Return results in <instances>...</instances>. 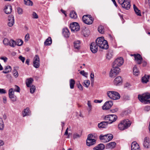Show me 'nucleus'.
I'll use <instances>...</instances> for the list:
<instances>
[{
  "label": "nucleus",
  "mask_w": 150,
  "mask_h": 150,
  "mask_svg": "<svg viewBox=\"0 0 150 150\" xmlns=\"http://www.w3.org/2000/svg\"><path fill=\"white\" fill-rule=\"evenodd\" d=\"M96 45L100 48L107 49L108 45L107 41L105 40L103 37H100L98 38L96 40Z\"/></svg>",
  "instance_id": "nucleus-1"
},
{
  "label": "nucleus",
  "mask_w": 150,
  "mask_h": 150,
  "mask_svg": "<svg viewBox=\"0 0 150 150\" xmlns=\"http://www.w3.org/2000/svg\"><path fill=\"white\" fill-rule=\"evenodd\" d=\"M131 122L128 120L121 121L118 125V129L121 130L127 129L131 125Z\"/></svg>",
  "instance_id": "nucleus-2"
},
{
  "label": "nucleus",
  "mask_w": 150,
  "mask_h": 150,
  "mask_svg": "<svg viewBox=\"0 0 150 150\" xmlns=\"http://www.w3.org/2000/svg\"><path fill=\"white\" fill-rule=\"evenodd\" d=\"M107 94L110 98L114 100L118 99L120 97V94L118 92L113 91L108 92Z\"/></svg>",
  "instance_id": "nucleus-3"
},
{
  "label": "nucleus",
  "mask_w": 150,
  "mask_h": 150,
  "mask_svg": "<svg viewBox=\"0 0 150 150\" xmlns=\"http://www.w3.org/2000/svg\"><path fill=\"white\" fill-rule=\"evenodd\" d=\"M117 117L115 115H109L105 116L104 117V119L108 123L111 124L117 120Z\"/></svg>",
  "instance_id": "nucleus-4"
},
{
  "label": "nucleus",
  "mask_w": 150,
  "mask_h": 150,
  "mask_svg": "<svg viewBox=\"0 0 150 150\" xmlns=\"http://www.w3.org/2000/svg\"><path fill=\"white\" fill-rule=\"evenodd\" d=\"M83 22L87 24H91L93 22V19L91 15H85L83 16Z\"/></svg>",
  "instance_id": "nucleus-5"
},
{
  "label": "nucleus",
  "mask_w": 150,
  "mask_h": 150,
  "mask_svg": "<svg viewBox=\"0 0 150 150\" xmlns=\"http://www.w3.org/2000/svg\"><path fill=\"white\" fill-rule=\"evenodd\" d=\"M138 98L142 102L145 103L146 100L150 98V94L146 93L143 94L142 95H139L138 96Z\"/></svg>",
  "instance_id": "nucleus-6"
},
{
  "label": "nucleus",
  "mask_w": 150,
  "mask_h": 150,
  "mask_svg": "<svg viewBox=\"0 0 150 150\" xmlns=\"http://www.w3.org/2000/svg\"><path fill=\"white\" fill-rule=\"evenodd\" d=\"M123 62L124 61L122 57H120L117 58L114 62L112 67H119L123 64Z\"/></svg>",
  "instance_id": "nucleus-7"
},
{
  "label": "nucleus",
  "mask_w": 150,
  "mask_h": 150,
  "mask_svg": "<svg viewBox=\"0 0 150 150\" xmlns=\"http://www.w3.org/2000/svg\"><path fill=\"white\" fill-rule=\"evenodd\" d=\"M118 2L121 5L123 8L127 10L130 8V3L126 0H119Z\"/></svg>",
  "instance_id": "nucleus-8"
},
{
  "label": "nucleus",
  "mask_w": 150,
  "mask_h": 150,
  "mask_svg": "<svg viewBox=\"0 0 150 150\" xmlns=\"http://www.w3.org/2000/svg\"><path fill=\"white\" fill-rule=\"evenodd\" d=\"M70 28L72 31L76 32L79 30L80 27L78 23L76 22H74L70 24Z\"/></svg>",
  "instance_id": "nucleus-9"
},
{
  "label": "nucleus",
  "mask_w": 150,
  "mask_h": 150,
  "mask_svg": "<svg viewBox=\"0 0 150 150\" xmlns=\"http://www.w3.org/2000/svg\"><path fill=\"white\" fill-rule=\"evenodd\" d=\"M13 89L12 88L10 89L8 91V96L9 98L11 99V101L14 102L16 101L17 99L16 96L14 95Z\"/></svg>",
  "instance_id": "nucleus-10"
},
{
  "label": "nucleus",
  "mask_w": 150,
  "mask_h": 150,
  "mask_svg": "<svg viewBox=\"0 0 150 150\" xmlns=\"http://www.w3.org/2000/svg\"><path fill=\"white\" fill-rule=\"evenodd\" d=\"M112 69L110 72V76L111 77H112L115 76L117 74L120 69L119 67H112Z\"/></svg>",
  "instance_id": "nucleus-11"
},
{
  "label": "nucleus",
  "mask_w": 150,
  "mask_h": 150,
  "mask_svg": "<svg viewBox=\"0 0 150 150\" xmlns=\"http://www.w3.org/2000/svg\"><path fill=\"white\" fill-rule=\"evenodd\" d=\"M33 66L35 68H38L40 66V59L39 56L36 55L34 57L33 60Z\"/></svg>",
  "instance_id": "nucleus-12"
},
{
  "label": "nucleus",
  "mask_w": 150,
  "mask_h": 150,
  "mask_svg": "<svg viewBox=\"0 0 150 150\" xmlns=\"http://www.w3.org/2000/svg\"><path fill=\"white\" fill-rule=\"evenodd\" d=\"M113 102L112 101H109L106 102L102 106L103 110H107L109 109L113 105Z\"/></svg>",
  "instance_id": "nucleus-13"
},
{
  "label": "nucleus",
  "mask_w": 150,
  "mask_h": 150,
  "mask_svg": "<svg viewBox=\"0 0 150 150\" xmlns=\"http://www.w3.org/2000/svg\"><path fill=\"white\" fill-rule=\"evenodd\" d=\"M131 56H134L135 58V60L137 62L138 64H141L142 63V62L143 60L141 56L139 54H131Z\"/></svg>",
  "instance_id": "nucleus-14"
},
{
  "label": "nucleus",
  "mask_w": 150,
  "mask_h": 150,
  "mask_svg": "<svg viewBox=\"0 0 150 150\" xmlns=\"http://www.w3.org/2000/svg\"><path fill=\"white\" fill-rule=\"evenodd\" d=\"M98 46L96 43L94 42L91 43L90 45V49L92 53H95L97 52L98 50Z\"/></svg>",
  "instance_id": "nucleus-15"
},
{
  "label": "nucleus",
  "mask_w": 150,
  "mask_h": 150,
  "mask_svg": "<svg viewBox=\"0 0 150 150\" xmlns=\"http://www.w3.org/2000/svg\"><path fill=\"white\" fill-rule=\"evenodd\" d=\"M122 79L120 76L117 77L114 81V83L115 85L118 86L122 83Z\"/></svg>",
  "instance_id": "nucleus-16"
},
{
  "label": "nucleus",
  "mask_w": 150,
  "mask_h": 150,
  "mask_svg": "<svg viewBox=\"0 0 150 150\" xmlns=\"http://www.w3.org/2000/svg\"><path fill=\"white\" fill-rule=\"evenodd\" d=\"M8 25L10 27L12 26L14 23V16L12 15H10L8 17Z\"/></svg>",
  "instance_id": "nucleus-17"
},
{
  "label": "nucleus",
  "mask_w": 150,
  "mask_h": 150,
  "mask_svg": "<svg viewBox=\"0 0 150 150\" xmlns=\"http://www.w3.org/2000/svg\"><path fill=\"white\" fill-rule=\"evenodd\" d=\"M81 41L80 40H77L75 41L74 42V48L77 50H80L81 48Z\"/></svg>",
  "instance_id": "nucleus-18"
},
{
  "label": "nucleus",
  "mask_w": 150,
  "mask_h": 150,
  "mask_svg": "<svg viewBox=\"0 0 150 150\" xmlns=\"http://www.w3.org/2000/svg\"><path fill=\"white\" fill-rule=\"evenodd\" d=\"M131 150H140L139 145L135 142H133L131 144Z\"/></svg>",
  "instance_id": "nucleus-19"
},
{
  "label": "nucleus",
  "mask_w": 150,
  "mask_h": 150,
  "mask_svg": "<svg viewBox=\"0 0 150 150\" xmlns=\"http://www.w3.org/2000/svg\"><path fill=\"white\" fill-rule=\"evenodd\" d=\"M12 7L10 5H6L4 8V11L5 13L7 14L10 13L12 12Z\"/></svg>",
  "instance_id": "nucleus-20"
},
{
  "label": "nucleus",
  "mask_w": 150,
  "mask_h": 150,
  "mask_svg": "<svg viewBox=\"0 0 150 150\" xmlns=\"http://www.w3.org/2000/svg\"><path fill=\"white\" fill-rule=\"evenodd\" d=\"M96 139H87L86 140V144L87 146H92L96 143Z\"/></svg>",
  "instance_id": "nucleus-21"
},
{
  "label": "nucleus",
  "mask_w": 150,
  "mask_h": 150,
  "mask_svg": "<svg viewBox=\"0 0 150 150\" xmlns=\"http://www.w3.org/2000/svg\"><path fill=\"white\" fill-rule=\"evenodd\" d=\"M108 125V122L103 121L98 124V127L99 128H105L107 127Z\"/></svg>",
  "instance_id": "nucleus-22"
},
{
  "label": "nucleus",
  "mask_w": 150,
  "mask_h": 150,
  "mask_svg": "<svg viewBox=\"0 0 150 150\" xmlns=\"http://www.w3.org/2000/svg\"><path fill=\"white\" fill-rule=\"evenodd\" d=\"M105 145L103 144H100L96 146L93 148V150H103L105 148Z\"/></svg>",
  "instance_id": "nucleus-23"
},
{
  "label": "nucleus",
  "mask_w": 150,
  "mask_h": 150,
  "mask_svg": "<svg viewBox=\"0 0 150 150\" xmlns=\"http://www.w3.org/2000/svg\"><path fill=\"white\" fill-rule=\"evenodd\" d=\"M63 34L65 37L68 38L69 37L70 33L67 28H64L63 29Z\"/></svg>",
  "instance_id": "nucleus-24"
},
{
  "label": "nucleus",
  "mask_w": 150,
  "mask_h": 150,
  "mask_svg": "<svg viewBox=\"0 0 150 150\" xmlns=\"http://www.w3.org/2000/svg\"><path fill=\"white\" fill-rule=\"evenodd\" d=\"M143 145L146 148H148L149 145V138L146 137L144 138Z\"/></svg>",
  "instance_id": "nucleus-25"
},
{
  "label": "nucleus",
  "mask_w": 150,
  "mask_h": 150,
  "mask_svg": "<svg viewBox=\"0 0 150 150\" xmlns=\"http://www.w3.org/2000/svg\"><path fill=\"white\" fill-rule=\"evenodd\" d=\"M150 76L149 75H145L142 79V81L144 83H146L149 81Z\"/></svg>",
  "instance_id": "nucleus-26"
},
{
  "label": "nucleus",
  "mask_w": 150,
  "mask_h": 150,
  "mask_svg": "<svg viewBox=\"0 0 150 150\" xmlns=\"http://www.w3.org/2000/svg\"><path fill=\"white\" fill-rule=\"evenodd\" d=\"M23 117H25L27 115H30V112L28 108H27L25 109L23 112Z\"/></svg>",
  "instance_id": "nucleus-27"
},
{
  "label": "nucleus",
  "mask_w": 150,
  "mask_h": 150,
  "mask_svg": "<svg viewBox=\"0 0 150 150\" xmlns=\"http://www.w3.org/2000/svg\"><path fill=\"white\" fill-rule=\"evenodd\" d=\"M116 145V143L114 142H111L107 144L106 147L107 148L112 149Z\"/></svg>",
  "instance_id": "nucleus-28"
},
{
  "label": "nucleus",
  "mask_w": 150,
  "mask_h": 150,
  "mask_svg": "<svg viewBox=\"0 0 150 150\" xmlns=\"http://www.w3.org/2000/svg\"><path fill=\"white\" fill-rule=\"evenodd\" d=\"M33 81V79L31 78L28 79L26 81V83L27 87H29L30 86V84L32 83Z\"/></svg>",
  "instance_id": "nucleus-29"
},
{
  "label": "nucleus",
  "mask_w": 150,
  "mask_h": 150,
  "mask_svg": "<svg viewBox=\"0 0 150 150\" xmlns=\"http://www.w3.org/2000/svg\"><path fill=\"white\" fill-rule=\"evenodd\" d=\"M52 43V40L50 37H49L44 42V44L45 45H49Z\"/></svg>",
  "instance_id": "nucleus-30"
},
{
  "label": "nucleus",
  "mask_w": 150,
  "mask_h": 150,
  "mask_svg": "<svg viewBox=\"0 0 150 150\" xmlns=\"http://www.w3.org/2000/svg\"><path fill=\"white\" fill-rule=\"evenodd\" d=\"M133 8L137 16H141V14L140 10H139L138 8L134 4L133 5Z\"/></svg>",
  "instance_id": "nucleus-31"
},
{
  "label": "nucleus",
  "mask_w": 150,
  "mask_h": 150,
  "mask_svg": "<svg viewBox=\"0 0 150 150\" xmlns=\"http://www.w3.org/2000/svg\"><path fill=\"white\" fill-rule=\"evenodd\" d=\"M133 73L134 75L138 76L139 74V70L137 69V67L135 66L133 69Z\"/></svg>",
  "instance_id": "nucleus-32"
},
{
  "label": "nucleus",
  "mask_w": 150,
  "mask_h": 150,
  "mask_svg": "<svg viewBox=\"0 0 150 150\" xmlns=\"http://www.w3.org/2000/svg\"><path fill=\"white\" fill-rule=\"evenodd\" d=\"M75 83V81L73 79H71L69 81V84L70 88L71 89H73L74 88V84Z\"/></svg>",
  "instance_id": "nucleus-33"
},
{
  "label": "nucleus",
  "mask_w": 150,
  "mask_h": 150,
  "mask_svg": "<svg viewBox=\"0 0 150 150\" xmlns=\"http://www.w3.org/2000/svg\"><path fill=\"white\" fill-rule=\"evenodd\" d=\"M70 17L72 18L75 19L77 17L76 12L74 11H72L70 13Z\"/></svg>",
  "instance_id": "nucleus-34"
},
{
  "label": "nucleus",
  "mask_w": 150,
  "mask_h": 150,
  "mask_svg": "<svg viewBox=\"0 0 150 150\" xmlns=\"http://www.w3.org/2000/svg\"><path fill=\"white\" fill-rule=\"evenodd\" d=\"M11 70V67L9 66H7L6 67L5 70L3 72L5 74H7L10 72Z\"/></svg>",
  "instance_id": "nucleus-35"
},
{
  "label": "nucleus",
  "mask_w": 150,
  "mask_h": 150,
  "mask_svg": "<svg viewBox=\"0 0 150 150\" xmlns=\"http://www.w3.org/2000/svg\"><path fill=\"white\" fill-rule=\"evenodd\" d=\"M113 52L112 50L109 51L106 55V58L108 59H110L112 57Z\"/></svg>",
  "instance_id": "nucleus-36"
},
{
  "label": "nucleus",
  "mask_w": 150,
  "mask_h": 150,
  "mask_svg": "<svg viewBox=\"0 0 150 150\" xmlns=\"http://www.w3.org/2000/svg\"><path fill=\"white\" fill-rule=\"evenodd\" d=\"M18 68V67H14V69L13 71V75L16 78L18 76V72L16 70V68Z\"/></svg>",
  "instance_id": "nucleus-37"
},
{
  "label": "nucleus",
  "mask_w": 150,
  "mask_h": 150,
  "mask_svg": "<svg viewBox=\"0 0 150 150\" xmlns=\"http://www.w3.org/2000/svg\"><path fill=\"white\" fill-rule=\"evenodd\" d=\"M25 4L28 6H32L33 2L30 0H24Z\"/></svg>",
  "instance_id": "nucleus-38"
},
{
  "label": "nucleus",
  "mask_w": 150,
  "mask_h": 150,
  "mask_svg": "<svg viewBox=\"0 0 150 150\" xmlns=\"http://www.w3.org/2000/svg\"><path fill=\"white\" fill-rule=\"evenodd\" d=\"M98 31L101 33H104V29L103 26L102 25H100L98 27Z\"/></svg>",
  "instance_id": "nucleus-39"
},
{
  "label": "nucleus",
  "mask_w": 150,
  "mask_h": 150,
  "mask_svg": "<svg viewBox=\"0 0 150 150\" xmlns=\"http://www.w3.org/2000/svg\"><path fill=\"white\" fill-rule=\"evenodd\" d=\"M16 42L13 40H10L9 41L8 45L14 47L15 45Z\"/></svg>",
  "instance_id": "nucleus-40"
},
{
  "label": "nucleus",
  "mask_w": 150,
  "mask_h": 150,
  "mask_svg": "<svg viewBox=\"0 0 150 150\" xmlns=\"http://www.w3.org/2000/svg\"><path fill=\"white\" fill-rule=\"evenodd\" d=\"M4 123L2 118H0V129L3 130L4 128Z\"/></svg>",
  "instance_id": "nucleus-41"
},
{
  "label": "nucleus",
  "mask_w": 150,
  "mask_h": 150,
  "mask_svg": "<svg viewBox=\"0 0 150 150\" xmlns=\"http://www.w3.org/2000/svg\"><path fill=\"white\" fill-rule=\"evenodd\" d=\"M23 42L22 40L20 39L18 40L15 44V45H16L18 46H21L23 44Z\"/></svg>",
  "instance_id": "nucleus-42"
},
{
  "label": "nucleus",
  "mask_w": 150,
  "mask_h": 150,
  "mask_svg": "<svg viewBox=\"0 0 150 150\" xmlns=\"http://www.w3.org/2000/svg\"><path fill=\"white\" fill-rule=\"evenodd\" d=\"M107 140L106 142H109L113 138V135L111 134H107Z\"/></svg>",
  "instance_id": "nucleus-43"
},
{
  "label": "nucleus",
  "mask_w": 150,
  "mask_h": 150,
  "mask_svg": "<svg viewBox=\"0 0 150 150\" xmlns=\"http://www.w3.org/2000/svg\"><path fill=\"white\" fill-rule=\"evenodd\" d=\"M30 93H33L34 92L35 89V86L34 85H32V86H30Z\"/></svg>",
  "instance_id": "nucleus-44"
},
{
  "label": "nucleus",
  "mask_w": 150,
  "mask_h": 150,
  "mask_svg": "<svg viewBox=\"0 0 150 150\" xmlns=\"http://www.w3.org/2000/svg\"><path fill=\"white\" fill-rule=\"evenodd\" d=\"M95 138V136L92 134H90L88 135L87 139H95L94 138Z\"/></svg>",
  "instance_id": "nucleus-45"
},
{
  "label": "nucleus",
  "mask_w": 150,
  "mask_h": 150,
  "mask_svg": "<svg viewBox=\"0 0 150 150\" xmlns=\"http://www.w3.org/2000/svg\"><path fill=\"white\" fill-rule=\"evenodd\" d=\"M9 41V40L8 39L5 38L4 39L3 41V42L5 45H8Z\"/></svg>",
  "instance_id": "nucleus-46"
},
{
  "label": "nucleus",
  "mask_w": 150,
  "mask_h": 150,
  "mask_svg": "<svg viewBox=\"0 0 150 150\" xmlns=\"http://www.w3.org/2000/svg\"><path fill=\"white\" fill-rule=\"evenodd\" d=\"M84 86H85L87 88H88L90 84V82L89 80H87V81H85L84 82Z\"/></svg>",
  "instance_id": "nucleus-47"
},
{
  "label": "nucleus",
  "mask_w": 150,
  "mask_h": 150,
  "mask_svg": "<svg viewBox=\"0 0 150 150\" xmlns=\"http://www.w3.org/2000/svg\"><path fill=\"white\" fill-rule=\"evenodd\" d=\"M87 105L89 108L88 109V110L89 111H90L92 109V105H91V102L90 101H88L87 103Z\"/></svg>",
  "instance_id": "nucleus-48"
},
{
  "label": "nucleus",
  "mask_w": 150,
  "mask_h": 150,
  "mask_svg": "<svg viewBox=\"0 0 150 150\" xmlns=\"http://www.w3.org/2000/svg\"><path fill=\"white\" fill-rule=\"evenodd\" d=\"M80 73L82 75L86 77L88 75V73L84 71H81L80 72Z\"/></svg>",
  "instance_id": "nucleus-49"
},
{
  "label": "nucleus",
  "mask_w": 150,
  "mask_h": 150,
  "mask_svg": "<svg viewBox=\"0 0 150 150\" xmlns=\"http://www.w3.org/2000/svg\"><path fill=\"white\" fill-rule=\"evenodd\" d=\"M32 17L33 18L37 19L38 18V16L35 12H33L32 14Z\"/></svg>",
  "instance_id": "nucleus-50"
},
{
  "label": "nucleus",
  "mask_w": 150,
  "mask_h": 150,
  "mask_svg": "<svg viewBox=\"0 0 150 150\" xmlns=\"http://www.w3.org/2000/svg\"><path fill=\"white\" fill-rule=\"evenodd\" d=\"M15 89L14 90V91H16L17 92H19L20 91V88L17 85H15Z\"/></svg>",
  "instance_id": "nucleus-51"
},
{
  "label": "nucleus",
  "mask_w": 150,
  "mask_h": 150,
  "mask_svg": "<svg viewBox=\"0 0 150 150\" xmlns=\"http://www.w3.org/2000/svg\"><path fill=\"white\" fill-rule=\"evenodd\" d=\"M17 11L19 14H21L23 13V9L20 8H17Z\"/></svg>",
  "instance_id": "nucleus-52"
},
{
  "label": "nucleus",
  "mask_w": 150,
  "mask_h": 150,
  "mask_svg": "<svg viewBox=\"0 0 150 150\" xmlns=\"http://www.w3.org/2000/svg\"><path fill=\"white\" fill-rule=\"evenodd\" d=\"M80 137V135L77 133H74L73 135V137L74 139H76Z\"/></svg>",
  "instance_id": "nucleus-53"
},
{
  "label": "nucleus",
  "mask_w": 150,
  "mask_h": 150,
  "mask_svg": "<svg viewBox=\"0 0 150 150\" xmlns=\"http://www.w3.org/2000/svg\"><path fill=\"white\" fill-rule=\"evenodd\" d=\"M29 38H30L29 35V34L28 33L25 36V42L28 41V40Z\"/></svg>",
  "instance_id": "nucleus-54"
},
{
  "label": "nucleus",
  "mask_w": 150,
  "mask_h": 150,
  "mask_svg": "<svg viewBox=\"0 0 150 150\" xmlns=\"http://www.w3.org/2000/svg\"><path fill=\"white\" fill-rule=\"evenodd\" d=\"M105 135H100L99 137L100 139L103 142V141H104V140H105Z\"/></svg>",
  "instance_id": "nucleus-55"
},
{
  "label": "nucleus",
  "mask_w": 150,
  "mask_h": 150,
  "mask_svg": "<svg viewBox=\"0 0 150 150\" xmlns=\"http://www.w3.org/2000/svg\"><path fill=\"white\" fill-rule=\"evenodd\" d=\"M0 58L1 59L3 60L4 62H6L8 59V58L5 57H1Z\"/></svg>",
  "instance_id": "nucleus-56"
},
{
  "label": "nucleus",
  "mask_w": 150,
  "mask_h": 150,
  "mask_svg": "<svg viewBox=\"0 0 150 150\" xmlns=\"http://www.w3.org/2000/svg\"><path fill=\"white\" fill-rule=\"evenodd\" d=\"M6 93V91L5 89L0 88V94H4Z\"/></svg>",
  "instance_id": "nucleus-57"
},
{
  "label": "nucleus",
  "mask_w": 150,
  "mask_h": 150,
  "mask_svg": "<svg viewBox=\"0 0 150 150\" xmlns=\"http://www.w3.org/2000/svg\"><path fill=\"white\" fill-rule=\"evenodd\" d=\"M19 58L23 63L24 62L25 59V58L23 57L22 56H20L19 57Z\"/></svg>",
  "instance_id": "nucleus-58"
},
{
  "label": "nucleus",
  "mask_w": 150,
  "mask_h": 150,
  "mask_svg": "<svg viewBox=\"0 0 150 150\" xmlns=\"http://www.w3.org/2000/svg\"><path fill=\"white\" fill-rule=\"evenodd\" d=\"M91 78V81H93L94 80V75L93 73H91L90 75Z\"/></svg>",
  "instance_id": "nucleus-59"
},
{
  "label": "nucleus",
  "mask_w": 150,
  "mask_h": 150,
  "mask_svg": "<svg viewBox=\"0 0 150 150\" xmlns=\"http://www.w3.org/2000/svg\"><path fill=\"white\" fill-rule=\"evenodd\" d=\"M78 88L80 90H82L83 89V87L81 84L79 83L78 85Z\"/></svg>",
  "instance_id": "nucleus-60"
},
{
  "label": "nucleus",
  "mask_w": 150,
  "mask_h": 150,
  "mask_svg": "<svg viewBox=\"0 0 150 150\" xmlns=\"http://www.w3.org/2000/svg\"><path fill=\"white\" fill-rule=\"evenodd\" d=\"M144 110L146 111H148L150 110V106H146L144 108Z\"/></svg>",
  "instance_id": "nucleus-61"
},
{
  "label": "nucleus",
  "mask_w": 150,
  "mask_h": 150,
  "mask_svg": "<svg viewBox=\"0 0 150 150\" xmlns=\"http://www.w3.org/2000/svg\"><path fill=\"white\" fill-rule=\"evenodd\" d=\"M102 100H94V102L95 103H100L102 102Z\"/></svg>",
  "instance_id": "nucleus-62"
},
{
  "label": "nucleus",
  "mask_w": 150,
  "mask_h": 150,
  "mask_svg": "<svg viewBox=\"0 0 150 150\" xmlns=\"http://www.w3.org/2000/svg\"><path fill=\"white\" fill-rule=\"evenodd\" d=\"M3 101L4 103L5 104L6 103V98L5 97H4L3 98Z\"/></svg>",
  "instance_id": "nucleus-63"
},
{
  "label": "nucleus",
  "mask_w": 150,
  "mask_h": 150,
  "mask_svg": "<svg viewBox=\"0 0 150 150\" xmlns=\"http://www.w3.org/2000/svg\"><path fill=\"white\" fill-rule=\"evenodd\" d=\"M4 142L2 140H0V146H1L4 145Z\"/></svg>",
  "instance_id": "nucleus-64"
}]
</instances>
